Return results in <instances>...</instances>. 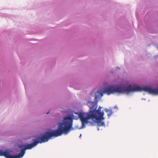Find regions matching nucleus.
Instances as JSON below:
<instances>
[{
	"label": "nucleus",
	"mask_w": 158,
	"mask_h": 158,
	"mask_svg": "<svg viewBox=\"0 0 158 158\" xmlns=\"http://www.w3.org/2000/svg\"><path fill=\"white\" fill-rule=\"evenodd\" d=\"M92 103L93 104V103ZM89 108L91 109L94 108V109L89 111L86 116L85 114L81 112L75 113V114L78 115V117L81 121L82 125L81 127V128L85 127V125L89 122V120L90 119H95L98 127L105 126L104 122L102 121L105 118L103 117L104 112H101V107L99 106L98 109L96 110L97 107L96 105L93 104L92 106L90 107Z\"/></svg>",
	"instance_id": "obj_1"
},
{
	"label": "nucleus",
	"mask_w": 158,
	"mask_h": 158,
	"mask_svg": "<svg viewBox=\"0 0 158 158\" xmlns=\"http://www.w3.org/2000/svg\"><path fill=\"white\" fill-rule=\"evenodd\" d=\"M51 139V132H46L44 134L42 135L41 137H38L36 139L33 140L31 143L27 145H21L19 146L22 148L20 153L17 155H12L9 154L7 150H0V156H4L6 158H21L23 157L25 153L26 150L31 149L35 147L39 143H45Z\"/></svg>",
	"instance_id": "obj_2"
},
{
	"label": "nucleus",
	"mask_w": 158,
	"mask_h": 158,
	"mask_svg": "<svg viewBox=\"0 0 158 158\" xmlns=\"http://www.w3.org/2000/svg\"><path fill=\"white\" fill-rule=\"evenodd\" d=\"M141 91L147 92L149 94H158V88L152 89L148 87L141 88L136 85L133 86L130 85L127 87L121 86V94H128L131 92Z\"/></svg>",
	"instance_id": "obj_3"
},
{
	"label": "nucleus",
	"mask_w": 158,
	"mask_h": 158,
	"mask_svg": "<svg viewBox=\"0 0 158 158\" xmlns=\"http://www.w3.org/2000/svg\"><path fill=\"white\" fill-rule=\"evenodd\" d=\"M105 111L107 113V115L109 117L112 114V112L111 110H109L107 109H106L105 110Z\"/></svg>",
	"instance_id": "obj_4"
},
{
	"label": "nucleus",
	"mask_w": 158,
	"mask_h": 158,
	"mask_svg": "<svg viewBox=\"0 0 158 158\" xmlns=\"http://www.w3.org/2000/svg\"><path fill=\"white\" fill-rule=\"evenodd\" d=\"M49 113V111L48 112H47L46 113L47 114H48Z\"/></svg>",
	"instance_id": "obj_5"
}]
</instances>
